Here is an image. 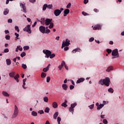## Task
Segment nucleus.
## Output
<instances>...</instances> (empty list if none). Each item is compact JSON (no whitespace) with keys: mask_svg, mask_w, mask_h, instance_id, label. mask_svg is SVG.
I'll return each mask as SVG.
<instances>
[{"mask_svg":"<svg viewBox=\"0 0 124 124\" xmlns=\"http://www.w3.org/2000/svg\"><path fill=\"white\" fill-rule=\"evenodd\" d=\"M52 19L46 18L45 20V25L48 26L49 29H53L54 28V23L52 22Z\"/></svg>","mask_w":124,"mask_h":124,"instance_id":"obj_1","label":"nucleus"},{"mask_svg":"<svg viewBox=\"0 0 124 124\" xmlns=\"http://www.w3.org/2000/svg\"><path fill=\"white\" fill-rule=\"evenodd\" d=\"M18 114H19V109H18V107H17V106L15 105L14 112L12 115V118L14 119L15 118H16V117L18 116Z\"/></svg>","mask_w":124,"mask_h":124,"instance_id":"obj_2","label":"nucleus"},{"mask_svg":"<svg viewBox=\"0 0 124 124\" xmlns=\"http://www.w3.org/2000/svg\"><path fill=\"white\" fill-rule=\"evenodd\" d=\"M44 54H45L46 58H47V59L51 56V54H52V52L51 51L47 50V49H44L43 51Z\"/></svg>","mask_w":124,"mask_h":124,"instance_id":"obj_3","label":"nucleus"},{"mask_svg":"<svg viewBox=\"0 0 124 124\" xmlns=\"http://www.w3.org/2000/svg\"><path fill=\"white\" fill-rule=\"evenodd\" d=\"M70 41L68 39H66L65 42L64 41H63L62 48H62H63V47H65V46H69V45L70 44Z\"/></svg>","mask_w":124,"mask_h":124,"instance_id":"obj_4","label":"nucleus"},{"mask_svg":"<svg viewBox=\"0 0 124 124\" xmlns=\"http://www.w3.org/2000/svg\"><path fill=\"white\" fill-rule=\"evenodd\" d=\"M104 85L107 86V87H109L110 85V78H109L104 79Z\"/></svg>","mask_w":124,"mask_h":124,"instance_id":"obj_5","label":"nucleus"},{"mask_svg":"<svg viewBox=\"0 0 124 124\" xmlns=\"http://www.w3.org/2000/svg\"><path fill=\"white\" fill-rule=\"evenodd\" d=\"M112 56L115 57V58H119V51L117 49L113 50L111 53Z\"/></svg>","mask_w":124,"mask_h":124,"instance_id":"obj_6","label":"nucleus"},{"mask_svg":"<svg viewBox=\"0 0 124 124\" xmlns=\"http://www.w3.org/2000/svg\"><path fill=\"white\" fill-rule=\"evenodd\" d=\"M24 31H27L28 33H31V25H27L24 29Z\"/></svg>","mask_w":124,"mask_h":124,"instance_id":"obj_7","label":"nucleus"},{"mask_svg":"<svg viewBox=\"0 0 124 124\" xmlns=\"http://www.w3.org/2000/svg\"><path fill=\"white\" fill-rule=\"evenodd\" d=\"M61 13H61V11L59 9H56L54 12V14L56 17H58V16H60Z\"/></svg>","mask_w":124,"mask_h":124,"instance_id":"obj_8","label":"nucleus"},{"mask_svg":"<svg viewBox=\"0 0 124 124\" xmlns=\"http://www.w3.org/2000/svg\"><path fill=\"white\" fill-rule=\"evenodd\" d=\"M94 31H96V30H101V25L99 24L96 25L93 28Z\"/></svg>","mask_w":124,"mask_h":124,"instance_id":"obj_9","label":"nucleus"},{"mask_svg":"<svg viewBox=\"0 0 124 124\" xmlns=\"http://www.w3.org/2000/svg\"><path fill=\"white\" fill-rule=\"evenodd\" d=\"M45 27L41 26L39 27V31L42 33H45Z\"/></svg>","mask_w":124,"mask_h":124,"instance_id":"obj_10","label":"nucleus"},{"mask_svg":"<svg viewBox=\"0 0 124 124\" xmlns=\"http://www.w3.org/2000/svg\"><path fill=\"white\" fill-rule=\"evenodd\" d=\"M69 12H70V11L69 10V9H66L64 11L63 16H64V17H66V16H67V14H68L69 13Z\"/></svg>","mask_w":124,"mask_h":124,"instance_id":"obj_11","label":"nucleus"},{"mask_svg":"<svg viewBox=\"0 0 124 124\" xmlns=\"http://www.w3.org/2000/svg\"><path fill=\"white\" fill-rule=\"evenodd\" d=\"M20 5L23 9V12H25V13L27 12V9L26 8V6L25 5V4L23 3H20Z\"/></svg>","mask_w":124,"mask_h":124,"instance_id":"obj_12","label":"nucleus"},{"mask_svg":"<svg viewBox=\"0 0 124 124\" xmlns=\"http://www.w3.org/2000/svg\"><path fill=\"white\" fill-rule=\"evenodd\" d=\"M85 81V78H78V80L77 81V84H80V83H82V82H84Z\"/></svg>","mask_w":124,"mask_h":124,"instance_id":"obj_13","label":"nucleus"},{"mask_svg":"<svg viewBox=\"0 0 124 124\" xmlns=\"http://www.w3.org/2000/svg\"><path fill=\"white\" fill-rule=\"evenodd\" d=\"M51 66V64H49L46 67L44 68L43 70V71H44V72H47V71H48V70H49V68H50V66Z\"/></svg>","mask_w":124,"mask_h":124,"instance_id":"obj_14","label":"nucleus"},{"mask_svg":"<svg viewBox=\"0 0 124 124\" xmlns=\"http://www.w3.org/2000/svg\"><path fill=\"white\" fill-rule=\"evenodd\" d=\"M67 103V101L66 100H64V102L62 104L61 106L62 107H64V108H66L67 107V105L66 104Z\"/></svg>","mask_w":124,"mask_h":124,"instance_id":"obj_15","label":"nucleus"},{"mask_svg":"<svg viewBox=\"0 0 124 124\" xmlns=\"http://www.w3.org/2000/svg\"><path fill=\"white\" fill-rule=\"evenodd\" d=\"M52 107L56 109V108H58V103L56 102H54L52 103Z\"/></svg>","mask_w":124,"mask_h":124,"instance_id":"obj_16","label":"nucleus"},{"mask_svg":"<svg viewBox=\"0 0 124 124\" xmlns=\"http://www.w3.org/2000/svg\"><path fill=\"white\" fill-rule=\"evenodd\" d=\"M14 77V79L16 81V82L17 83H19V80L18 79V78L20 77V76L19 75V74H17Z\"/></svg>","mask_w":124,"mask_h":124,"instance_id":"obj_17","label":"nucleus"},{"mask_svg":"<svg viewBox=\"0 0 124 124\" xmlns=\"http://www.w3.org/2000/svg\"><path fill=\"white\" fill-rule=\"evenodd\" d=\"M9 75L11 78H14V76H15V72H12L9 74Z\"/></svg>","mask_w":124,"mask_h":124,"instance_id":"obj_18","label":"nucleus"},{"mask_svg":"<svg viewBox=\"0 0 124 124\" xmlns=\"http://www.w3.org/2000/svg\"><path fill=\"white\" fill-rule=\"evenodd\" d=\"M26 81H27V78H24L23 80V85H22V87H23V89H24L25 90H26V89H27V88L25 87V86H26Z\"/></svg>","mask_w":124,"mask_h":124,"instance_id":"obj_19","label":"nucleus"},{"mask_svg":"<svg viewBox=\"0 0 124 124\" xmlns=\"http://www.w3.org/2000/svg\"><path fill=\"white\" fill-rule=\"evenodd\" d=\"M62 88L64 91H67V85L66 84H63L62 85Z\"/></svg>","mask_w":124,"mask_h":124,"instance_id":"obj_20","label":"nucleus"},{"mask_svg":"<svg viewBox=\"0 0 124 124\" xmlns=\"http://www.w3.org/2000/svg\"><path fill=\"white\" fill-rule=\"evenodd\" d=\"M58 116H59V112H56L53 115L54 119L57 120V118H58Z\"/></svg>","mask_w":124,"mask_h":124,"instance_id":"obj_21","label":"nucleus"},{"mask_svg":"<svg viewBox=\"0 0 124 124\" xmlns=\"http://www.w3.org/2000/svg\"><path fill=\"white\" fill-rule=\"evenodd\" d=\"M111 70H113V66H109L106 70V71L107 72H110Z\"/></svg>","mask_w":124,"mask_h":124,"instance_id":"obj_22","label":"nucleus"},{"mask_svg":"<svg viewBox=\"0 0 124 124\" xmlns=\"http://www.w3.org/2000/svg\"><path fill=\"white\" fill-rule=\"evenodd\" d=\"M80 51L81 49L80 48H76L72 51V53H73V54H75L76 52H80Z\"/></svg>","mask_w":124,"mask_h":124,"instance_id":"obj_23","label":"nucleus"},{"mask_svg":"<svg viewBox=\"0 0 124 124\" xmlns=\"http://www.w3.org/2000/svg\"><path fill=\"white\" fill-rule=\"evenodd\" d=\"M46 76H47V74H46L44 72H42L41 74V78H44L46 77Z\"/></svg>","mask_w":124,"mask_h":124,"instance_id":"obj_24","label":"nucleus"},{"mask_svg":"<svg viewBox=\"0 0 124 124\" xmlns=\"http://www.w3.org/2000/svg\"><path fill=\"white\" fill-rule=\"evenodd\" d=\"M45 18H41V21L39 20V22H41V24H42V25H45Z\"/></svg>","mask_w":124,"mask_h":124,"instance_id":"obj_25","label":"nucleus"},{"mask_svg":"<svg viewBox=\"0 0 124 124\" xmlns=\"http://www.w3.org/2000/svg\"><path fill=\"white\" fill-rule=\"evenodd\" d=\"M2 94L4 96H6L7 97H9V94H8L6 92L3 91Z\"/></svg>","mask_w":124,"mask_h":124,"instance_id":"obj_26","label":"nucleus"},{"mask_svg":"<svg viewBox=\"0 0 124 124\" xmlns=\"http://www.w3.org/2000/svg\"><path fill=\"white\" fill-rule=\"evenodd\" d=\"M8 13H9V10L8 9H6L3 12L4 15H7Z\"/></svg>","mask_w":124,"mask_h":124,"instance_id":"obj_27","label":"nucleus"},{"mask_svg":"<svg viewBox=\"0 0 124 124\" xmlns=\"http://www.w3.org/2000/svg\"><path fill=\"white\" fill-rule=\"evenodd\" d=\"M47 7H48V5L47 4H44L43 6V11H45V10H46V9H47Z\"/></svg>","mask_w":124,"mask_h":124,"instance_id":"obj_28","label":"nucleus"},{"mask_svg":"<svg viewBox=\"0 0 124 124\" xmlns=\"http://www.w3.org/2000/svg\"><path fill=\"white\" fill-rule=\"evenodd\" d=\"M98 84H100V85H102V86H103L104 85V79H101L99 81Z\"/></svg>","mask_w":124,"mask_h":124,"instance_id":"obj_29","label":"nucleus"},{"mask_svg":"<svg viewBox=\"0 0 124 124\" xmlns=\"http://www.w3.org/2000/svg\"><path fill=\"white\" fill-rule=\"evenodd\" d=\"M6 62L7 65H10L11 64V60L10 59H7Z\"/></svg>","mask_w":124,"mask_h":124,"instance_id":"obj_30","label":"nucleus"},{"mask_svg":"<svg viewBox=\"0 0 124 124\" xmlns=\"http://www.w3.org/2000/svg\"><path fill=\"white\" fill-rule=\"evenodd\" d=\"M104 106V105H103V104H100V105L97 107V110H100V109H101V108H102V107H103Z\"/></svg>","mask_w":124,"mask_h":124,"instance_id":"obj_31","label":"nucleus"},{"mask_svg":"<svg viewBox=\"0 0 124 124\" xmlns=\"http://www.w3.org/2000/svg\"><path fill=\"white\" fill-rule=\"evenodd\" d=\"M69 112H71V113L73 114V112H74V108L72 107H70L69 108Z\"/></svg>","mask_w":124,"mask_h":124,"instance_id":"obj_32","label":"nucleus"},{"mask_svg":"<svg viewBox=\"0 0 124 124\" xmlns=\"http://www.w3.org/2000/svg\"><path fill=\"white\" fill-rule=\"evenodd\" d=\"M31 115L32 116H33V117H36V116H37V112L34 111H33L31 112Z\"/></svg>","mask_w":124,"mask_h":124,"instance_id":"obj_33","label":"nucleus"},{"mask_svg":"<svg viewBox=\"0 0 124 124\" xmlns=\"http://www.w3.org/2000/svg\"><path fill=\"white\" fill-rule=\"evenodd\" d=\"M108 93H114V89L112 88H110L108 89Z\"/></svg>","mask_w":124,"mask_h":124,"instance_id":"obj_34","label":"nucleus"},{"mask_svg":"<svg viewBox=\"0 0 124 124\" xmlns=\"http://www.w3.org/2000/svg\"><path fill=\"white\" fill-rule=\"evenodd\" d=\"M45 113H49V112H50V108H49V107H46L45 109Z\"/></svg>","mask_w":124,"mask_h":124,"instance_id":"obj_35","label":"nucleus"},{"mask_svg":"<svg viewBox=\"0 0 124 124\" xmlns=\"http://www.w3.org/2000/svg\"><path fill=\"white\" fill-rule=\"evenodd\" d=\"M48 100L49 99H48V97L47 96L44 97V101H45V102H48Z\"/></svg>","mask_w":124,"mask_h":124,"instance_id":"obj_36","label":"nucleus"},{"mask_svg":"<svg viewBox=\"0 0 124 124\" xmlns=\"http://www.w3.org/2000/svg\"><path fill=\"white\" fill-rule=\"evenodd\" d=\"M61 121H62V118L60 117H57V122L58 124H61Z\"/></svg>","mask_w":124,"mask_h":124,"instance_id":"obj_37","label":"nucleus"},{"mask_svg":"<svg viewBox=\"0 0 124 124\" xmlns=\"http://www.w3.org/2000/svg\"><path fill=\"white\" fill-rule=\"evenodd\" d=\"M77 105V103H74L73 104H72L71 105V107H72V108H75V107Z\"/></svg>","mask_w":124,"mask_h":124,"instance_id":"obj_38","label":"nucleus"},{"mask_svg":"<svg viewBox=\"0 0 124 124\" xmlns=\"http://www.w3.org/2000/svg\"><path fill=\"white\" fill-rule=\"evenodd\" d=\"M23 49H24V51H27V50H29V49H30V46H25L23 47Z\"/></svg>","mask_w":124,"mask_h":124,"instance_id":"obj_39","label":"nucleus"},{"mask_svg":"<svg viewBox=\"0 0 124 124\" xmlns=\"http://www.w3.org/2000/svg\"><path fill=\"white\" fill-rule=\"evenodd\" d=\"M51 32V31L49 29H46L45 31V33H50Z\"/></svg>","mask_w":124,"mask_h":124,"instance_id":"obj_40","label":"nucleus"},{"mask_svg":"<svg viewBox=\"0 0 124 124\" xmlns=\"http://www.w3.org/2000/svg\"><path fill=\"white\" fill-rule=\"evenodd\" d=\"M15 35H16V38L15 39V40H17V39H19V34L17 33H15Z\"/></svg>","mask_w":124,"mask_h":124,"instance_id":"obj_41","label":"nucleus"},{"mask_svg":"<svg viewBox=\"0 0 124 124\" xmlns=\"http://www.w3.org/2000/svg\"><path fill=\"white\" fill-rule=\"evenodd\" d=\"M56 57V55L55 54H50L49 56L50 59H53Z\"/></svg>","mask_w":124,"mask_h":124,"instance_id":"obj_42","label":"nucleus"},{"mask_svg":"<svg viewBox=\"0 0 124 124\" xmlns=\"http://www.w3.org/2000/svg\"><path fill=\"white\" fill-rule=\"evenodd\" d=\"M47 8L48 9H52V8H53V5L52 4L47 5Z\"/></svg>","mask_w":124,"mask_h":124,"instance_id":"obj_43","label":"nucleus"},{"mask_svg":"<svg viewBox=\"0 0 124 124\" xmlns=\"http://www.w3.org/2000/svg\"><path fill=\"white\" fill-rule=\"evenodd\" d=\"M62 67H63V66H65V62L64 61H62L61 64L60 65Z\"/></svg>","mask_w":124,"mask_h":124,"instance_id":"obj_44","label":"nucleus"},{"mask_svg":"<svg viewBox=\"0 0 124 124\" xmlns=\"http://www.w3.org/2000/svg\"><path fill=\"white\" fill-rule=\"evenodd\" d=\"M62 67H63V66H65V62L64 61H62L61 64L60 65Z\"/></svg>","mask_w":124,"mask_h":124,"instance_id":"obj_45","label":"nucleus"},{"mask_svg":"<svg viewBox=\"0 0 124 124\" xmlns=\"http://www.w3.org/2000/svg\"><path fill=\"white\" fill-rule=\"evenodd\" d=\"M62 67H63V66H65V62L64 61H62L61 64L60 65Z\"/></svg>","mask_w":124,"mask_h":124,"instance_id":"obj_46","label":"nucleus"},{"mask_svg":"<svg viewBox=\"0 0 124 124\" xmlns=\"http://www.w3.org/2000/svg\"><path fill=\"white\" fill-rule=\"evenodd\" d=\"M50 80H51V78H50V77H47L46 78V82H47V83H49L50 82Z\"/></svg>","mask_w":124,"mask_h":124,"instance_id":"obj_47","label":"nucleus"},{"mask_svg":"<svg viewBox=\"0 0 124 124\" xmlns=\"http://www.w3.org/2000/svg\"><path fill=\"white\" fill-rule=\"evenodd\" d=\"M21 57V58H24L25 56H26V53L25 52H22L21 54H20Z\"/></svg>","mask_w":124,"mask_h":124,"instance_id":"obj_48","label":"nucleus"},{"mask_svg":"<svg viewBox=\"0 0 124 124\" xmlns=\"http://www.w3.org/2000/svg\"><path fill=\"white\" fill-rule=\"evenodd\" d=\"M22 68H23L24 69H26L27 68V65L25 64H22Z\"/></svg>","mask_w":124,"mask_h":124,"instance_id":"obj_49","label":"nucleus"},{"mask_svg":"<svg viewBox=\"0 0 124 124\" xmlns=\"http://www.w3.org/2000/svg\"><path fill=\"white\" fill-rule=\"evenodd\" d=\"M15 29L16 31H17V32H19V31H20V30H19V27H18V26H15Z\"/></svg>","mask_w":124,"mask_h":124,"instance_id":"obj_50","label":"nucleus"},{"mask_svg":"<svg viewBox=\"0 0 124 124\" xmlns=\"http://www.w3.org/2000/svg\"><path fill=\"white\" fill-rule=\"evenodd\" d=\"M93 107H94V104H92L90 106H89V108H90V109H93Z\"/></svg>","mask_w":124,"mask_h":124,"instance_id":"obj_51","label":"nucleus"},{"mask_svg":"<svg viewBox=\"0 0 124 124\" xmlns=\"http://www.w3.org/2000/svg\"><path fill=\"white\" fill-rule=\"evenodd\" d=\"M5 38L7 40H9L10 39V36L8 35H6L5 36Z\"/></svg>","mask_w":124,"mask_h":124,"instance_id":"obj_52","label":"nucleus"},{"mask_svg":"<svg viewBox=\"0 0 124 124\" xmlns=\"http://www.w3.org/2000/svg\"><path fill=\"white\" fill-rule=\"evenodd\" d=\"M70 7H71V3H69L66 6V8H70Z\"/></svg>","mask_w":124,"mask_h":124,"instance_id":"obj_53","label":"nucleus"},{"mask_svg":"<svg viewBox=\"0 0 124 124\" xmlns=\"http://www.w3.org/2000/svg\"><path fill=\"white\" fill-rule=\"evenodd\" d=\"M103 123L104 124H108V121L106 119H104L103 121Z\"/></svg>","mask_w":124,"mask_h":124,"instance_id":"obj_54","label":"nucleus"},{"mask_svg":"<svg viewBox=\"0 0 124 124\" xmlns=\"http://www.w3.org/2000/svg\"><path fill=\"white\" fill-rule=\"evenodd\" d=\"M17 48L19 51H23V47H22L20 46H17Z\"/></svg>","mask_w":124,"mask_h":124,"instance_id":"obj_55","label":"nucleus"},{"mask_svg":"<svg viewBox=\"0 0 124 124\" xmlns=\"http://www.w3.org/2000/svg\"><path fill=\"white\" fill-rule=\"evenodd\" d=\"M107 52H108V54H110V53L112 52V49H107Z\"/></svg>","mask_w":124,"mask_h":124,"instance_id":"obj_56","label":"nucleus"},{"mask_svg":"<svg viewBox=\"0 0 124 124\" xmlns=\"http://www.w3.org/2000/svg\"><path fill=\"white\" fill-rule=\"evenodd\" d=\"M93 40H94V37H91L89 39V42H93Z\"/></svg>","mask_w":124,"mask_h":124,"instance_id":"obj_57","label":"nucleus"},{"mask_svg":"<svg viewBox=\"0 0 124 124\" xmlns=\"http://www.w3.org/2000/svg\"><path fill=\"white\" fill-rule=\"evenodd\" d=\"M38 113H39L40 115H42V114H44V111H43V110H39Z\"/></svg>","mask_w":124,"mask_h":124,"instance_id":"obj_58","label":"nucleus"},{"mask_svg":"<svg viewBox=\"0 0 124 124\" xmlns=\"http://www.w3.org/2000/svg\"><path fill=\"white\" fill-rule=\"evenodd\" d=\"M8 52H9L8 48H6L4 50V53H8Z\"/></svg>","mask_w":124,"mask_h":124,"instance_id":"obj_59","label":"nucleus"},{"mask_svg":"<svg viewBox=\"0 0 124 124\" xmlns=\"http://www.w3.org/2000/svg\"><path fill=\"white\" fill-rule=\"evenodd\" d=\"M82 15H84V16H88V14L85 12H82Z\"/></svg>","mask_w":124,"mask_h":124,"instance_id":"obj_60","label":"nucleus"},{"mask_svg":"<svg viewBox=\"0 0 124 124\" xmlns=\"http://www.w3.org/2000/svg\"><path fill=\"white\" fill-rule=\"evenodd\" d=\"M83 2L84 4H87L89 2V0H84Z\"/></svg>","mask_w":124,"mask_h":124,"instance_id":"obj_61","label":"nucleus"},{"mask_svg":"<svg viewBox=\"0 0 124 124\" xmlns=\"http://www.w3.org/2000/svg\"><path fill=\"white\" fill-rule=\"evenodd\" d=\"M74 89V85H70V90H73Z\"/></svg>","mask_w":124,"mask_h":124,"instance_id":"obj_62","label":"nucleus"},{"mask_svg":"<svg viewBox=\"0 0 124 124\" xmlns=\"http://www.w3.org/2000/svg\"><path fill=\"white\" fill-rule=\"evenodd\" d=\"M103 105L104 106V105H105L106 104H108V102H106V101H103Z\"/></svg>","mask_w":124,"mask_h":124,"instance_id":"obj_63","label":"nucleus"},{"mask_svg":"<svg viewBox=\"0 0 124 124\" xmlns=\"http://www.w3.org/2000/svg\"><path fill=\"white\" fill-rule=\"evenodd\" d=\"M8 23H12V19L10 18L8 20Z\"/></svg>","mask_w":124,"mask_h":124,"instance_id":"obj_64","label":"nucleus"}]
</instances>
